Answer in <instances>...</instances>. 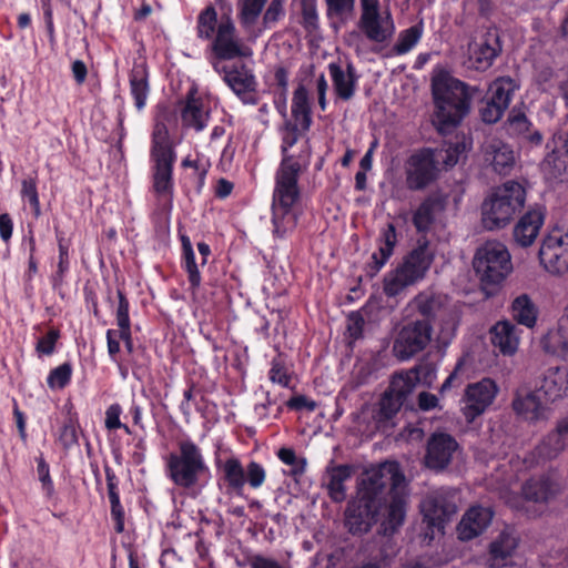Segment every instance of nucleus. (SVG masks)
<instances>
[{
  "label": "nucleus",
  "mask_w": 568,
  "mask_h": 568,
  "mask_svg": "<svg viewBox=\"0 0 568 568\" xmlns=\"http://www.w3.org/2000/svg\"><path fill=\"white\" fill-rule=\"evenodd\" d=\"M408 504L407 483L397 462L365 469L357 481L356 498L345 510V526L362 536L379 521V534L392 536L403 526Z\"/></svg>",
  "instance_id": "nucleus-1"
},
{
  "label": "nucleus",
  "mask_w": 568,
  "mask_h": 568,
  "mask_svg": "<svg viewBox=\"0 0 568 568\" xmlns=\"http://www.w3.org/2000/svg\"><path fill=\"white\" fill-rule=\"evenodd\" d=\"M298 138L297 124L286 122L283 126L282 161L275 174L272 203L274 233L277 236H283L288 230L294 229L297 221L293 206L300 199L297 182L302 166L288 150L298 141Z\"/></svg>",
  "instance_id": "nucleus-2"
},
{
  "label": "nucleus",
  "mask_w": 568,
  "mask_h": 568,
  "mask_svg": "<svg viewBox=\"0 0 568 568\" xmlns=\"http://www.w3.org/2000/svg\"><path fill=\"white\" fill-rule=\"evenodd\" d=\"M477 87L439 73L432 79V94L435 104L433 124L445 135L453 132L470 112L473 99L479 94Z\"/></svg>",
  "instance_id": "nucleus-3"
},
{
  "label": "nucleus",
  "mask_w": 568,
  "mask_h": 568,
  "mask_svg": "<svg viewBox=\"0 0 568 568\" xmlns=\"http://www.w3.org/2000/svg\"><path fill=\"white\" fill-rule=\"evenodd\" d=\"M526 201L525 187L507 181L495 187L481 204V222L486 230L504 229L521 211Z\"/></svg>",
  "instance_id": "nucleus-4"
},
{
  "label": "nucleus",
  "mask_w": 568,
  "mask_h": 568,
  "mask_svg": "<svg viewBox=\"0 0 568 568\" xmlns=\"http://www.w3.org/2000/svg\"><path fill=\"white\" fill-rule=\"evenodd\" d=\"M473 266L488 297L497 293L513 270L510 254L499 242H486L480 246L474 256Z\"/></svg>",
  "instance_id": "nucleus-5"
},
{
  "label": "nucleus",
  "mask_w": 568,
  "mask_h": 568,
  "mask_svg": "<svg viewBox=\"0 0 568 568\" xmlns=\"http://www.w3.org/2000/svg\"><path fill=\"white\" fill-rule=\"evenodd\" d=\"M151 156L155 162L153 189L158 195H172V168L174 152L169 130L163 122H156L152 133Z\"/></svg>",
  "instance_id": "nucleus-6"
},
{
  "label": "nucleus",
  "mask_w": 568,
  "mask_h": 568,
  "mask_svg": "<svg viewBox=\"0 0 568 568\" xmlns=\"http://www.w3.org/2000/svg\"><path fill=\"white\" fill-rule=\"evenodd\" d=\"M179 448V454L169 456V476L176 486L190 488L197 483L200 475L205 470V464L194 443L181 442Z\"/></svg>",
  "instance_id": "nucleus-7"
},
{
  "label": "nucleus",
  "mask_w": 568,
  "mask_h": 568,
  "mask_svg": "<svg viewBox=\"0 0 568 568\" xmlns=\"http://www.w3.org/2000/svg\"><path fill=\"white\" fill-rule=\"evenodd\" d=\"M503 52V43L497 28H487L475 36L467 45L468 67L486 71Z\"/></svg>",
  "instance_id": "nucleus-8"
},
{
  "label": "nucleus",
  "mask_w": 568,
  "mask_h": 568,
  "mask_svg": "<svg viewBox=\"0 0 568 568\" xmlns=\"http://www.w3.org/2000/svg\"><path fill=\"white\" fill-rule=\"evenodd\" d=\"M433 325L428 321H409L394 342L393 352L400 361H407L424 351L432 341Z\"/></svg>",
  "instance_id": "nucleus-9"
},
{
  "label": "nucleus",
  "mask_w": 568,
  "mask_h": 568,
  "mask_svg": "<svg viewBox=\"0 0 568 568\" xmlns=\"http://www.w3.org/2000/svg\"><path fill=\"white\" fill-rule=\"evenodd\" d=\"M498 393L499 387L497 383L489 377H484L478 382L468 384L463 396L465 405L462 408L466 420L471 423L483 415L494 403Z\"/></svg>",
  "instance_id": "nucleus-10"
},
{
  "label": "nucleus",
  "mask_w": 568,
  "mask_h": 568,
  "mask_svg": "<svg viewBox=\"0 0 568 568\" xmlns=\"http://www.w3.org/2000/svg\"><path fill=\"white\" fill-rule=\"evenodd\" d=\"M214 70L223 74L224 82L245 104L255 105L258 102L256 97V80L252 71L245 65H222L213 63Z\"/></svg>",
  "instance_id": "nucleus-11"
},
{
  "label": "nucleus",
  "mask_w": 568,
  "mask_h": 568,
  "mask_svg": "<svg viewBox=\"0 0 568 568\" xmlns=\"http://www.w3.org/2000/svg\"><path fill=\"white\" fill-rule=\"evenodd\" d=\"M455 496L444 490L429 494L422 503V513L428 527L443 530L446 521L456 514Z\"/></svg>",
  "instance_id": "nucleus-12"
},
{
  "label": "nucleus",
  "mask_w": 568,
  "mask_h": 568,
  "mask_svg": "<svg viewBox=\"0 0 568 568\" xmlns=\"http://www.w3.org/2000/svg\"><path fill=\"white\" fill-rule=\"evenodd\" d=\"M434 152L423 149L412 154L407 161L406 183L409 190L419 191L430 184L437 176Z\"/></svg>",
  "instance_id": "nucleus-13"
},
{
  "label": "nucleus",
  "mask_w": 568,
  "mask_h": 568,
  "mask_svg": "<svg viewBox=\"0 0 568 568\" xmlns=\"http://www.w3.org/2000/svg\"><path fill=\"white\" fill-rule=\"evenodd\" d=\"M540 264L551 274L568 272V233L565 236L551 234L544 239L538 252Z\"/></svg>",
  "instance_id": "nucleus-14"
},
{
  "label": "nucleus",
  "mask_w": 568,
  "mask_h": 568,
  "mask_svg": "<svg viewBox=\"0 0 568 568\" xmlns=\"http://www.w3.org/2000/svg\"><path fill=\"white\" fill-rule=\"evenodd\" d=\"M458 448L456 439L447 433H434L427 439L425 465L427 468L444 470Z\"/></svg>",
  "instance_id": "nucleus-15"
},
{
  "label": "nucleus",
  "mask_w": 568,
  "mask_h": 568,
  "mask_svg": "<svg viewBox=\"0 0 568 568\" xmlns=\"http://www.w3.org/2000/svg\"><path fill=\"white\" fill-rule=\"evenodd\" d=\"M212 49L220 60H231L237 57H250L251 49L242 45L235 38V27L227 18L217 27Z\"/></svg>",
  "instance_id": "nucleus-16"
},
{
  "label": "nucleus",
  "mask_w": 568,
  "mask_h": 568,
  "mask_svg": "<svg viewBox=\"0 0 568 568\" xmlns=\"http://www.w3.org/2000/svg\"><path fill=\"white\" fill-rule=\"evenodd\" d=\"M568 446V416L559 419L554 430L549 432L535 447L538 460H552Z\"/></svg>",
  "instance_id": "nucleus-17"
},
{
  "label": "nucleus",
  "mask_w": 568,
  "mask_h": 568,
  "mask_svg": "<svg viewBox=\"0 0 568 568\" xmlns=\"http://www.w3.org/2000/svg\"><path fill=\"white\" fill-rule=\"evenodd\" d=\"M535 389L542 395L545 402L552 403L562 398L568 390L567 373L558 366L545 368L538 376Z\"/></svg>",
  "instance_id": "nucleus-18"
},
{
  "label": "nucleus",
  "mask_w": 568,
  "mask_h": 568,
  "mask_svg": "<svg viewBox=\"0 0 568 568\" xmlns=\"http://www.w3.org/2000/svg\"><path fill=\"white\" fill-rule=\"evenodd\" d=\"M358 28L369 41L377 43L390 40L395 33V24L388 10L383 13L361 16Z\"/></svg>",
  "instance_id": "nucleus-19"
},
{
  "label": "nucleus",
  "mask_w": 568,
  "mask_h": 568,
  "mask_svg": "<svg viewBox=\"0 0 568 568\" xmlns=\"http://www.w3.org/2000/svg\"><path fill=\"white\" fill-rule=\"evenodd\" d=\"M560 493L559 483L549 475L531 477L521 487V494L528 501L547 505Z\"/></svg>",
  "instance_id": "nucleus-20"
},
{
  "label": "nucleus",
  "mask_w": 568,
  "mask_h": 568,
  "mask_svg": "<svg viewBox=\"0 0 568 568\" xmlns=\"http://www.w3.org/2000/svg\"><path fill=\"white\" fill-rule=\"evenodd\" d=\"M493 519L489 508L475 506L469 508L458 524V537L462 540H470L486 530Z\"/></svg>",
  "instance_id": "nucleus-21"
},
{
  "label": "nucleus",
  "mask_w": 568,
  "mask_h": 568,
  "mask_svg": "<svg viewBox=\"0 0 568 568\" xmlns=\"http://www.w3.org/2000/svg\"><path fill=\"white\" fill-rule=\"evenodd\" d=\"M511 406L514 412L525 419L537 422L545 418V407L536 389H516Z\"/></svg>",
  "instance_id": "nucleus-22"
},
{
  "label": "nucleus",
  "mask_w": 568,
  "mask_h": 568,
  "mask_svg": "<svg viewBox=\"0 0 568 568\" xmlns=\"http://www.w3.org/2000/svg\"><path fill=\"white\" fill-rule=\"evenodd\" d=\"M328 70L336 97L343 101L352 100L358 80V74L353 63H347L346 70H343L338 63L332 62L328 64Z\"/></svg>",
  "instance_id": "nucleus-23"
},
{
  "label": "nucleus",
  "mask_w": 568,
  "mask_h": 568,
  "mask_svg": "<svg viewBox=\"0 0 568 568\" xmlns=\"http://www.w3.org/2000/svg\"><path fill=\"white\" fill-rule=\"evenodd\" d=\"M544 224V213L540 209L526 212L514 227L515 242L521 247L530 246Z\"/></svg>",
  "instance_id": "nucleus-24"
},
{
  "label": "nucleus",
  "mask_w": 568,
  "mask_h": 568,
  "mask_svg": "<svg viewBox=\"0 0 568 568\" xmlns=\"http://www.w3.org/2000/svg\"><path fill=\"white\" fill-rule=\"evenodd\" d=\"M433 262V254L429 252L427 242L419 244L414 248L404 260V262L397 266L403 274L415 283L419 278H423L426 271L429 268Z\"/></svg>",
  "instance_id": "nucleus-25"
},
{
  "label": "nucleus",
  "mask_w": 568,
  "mask_h": 568,
  "mask_svg": "<svg viewBox=\"0 0 568 568\" xmlns=\"http://www.w3.org/2000/svg\"><path fill=\"white\" fill-rule=\"evenodd\" d=\"M446 203L447 199L443 194L435 193L427 196L420 203L413 216V224L417 231H428L435 220V216L445 210Z\"/></svg>",
  "instance_id": "nucleus-26"
},
{
  "label": "nucleus",
  "mask_w": 568,
  "mask_h": 568,
  "mask_svg": "<svg viewBox=\"0 0 568 568\" xmlns=\"http://www.w3.org/2000/svg\"><path fill=\"white\" fill-rule=\"evenodd\" d=\"M381 245L378 252L373 253L372 263L367 265V275L374 277L392 256L397 243L396 229L393 223H388L382 231L379 239Z\"/></svg>",
  "instance_id": "nucleus-27"
},
{
  "label": "nucleus",
  "mask_w": 568,
  "mask_h": 568,
  "mask_svg": "<svg viewBox=\"0 0 568 568\" xmlns=\"http://www.w3.org/2000/svg\"><path fill=\"white\" fill-rule=\"evenodd\" d=\"M485 160L498 174H508L515 165L513 150L500 141H494L485 148Z\"/></svg>",
  "instance_id": "nucleus-28"
},
{
  "label": "nucleus",
  "mask_w": 568,
  "mask_h": 568,
  "mask_svg": "<svg viewBox=\"0 0 568 568\" xmlns=\"http://www.w3.org/2000/svg\"><path fill=\"white\" fill-rule=\"evenodd\" d=\"M219 467L222 470V480L226 485L227 494H235L243 496L245 486V470L241 462L236 457H230L223 463H219Z\"/></svg>",
  "instance_id": "nucleus-29"
},
{
  "label": "nucleus",
  "mask_w": 568,
  "mask_h": 568,
  "mask_svg": "<svg viewBox=\"0 0 568 568\" xmlns=\"http://www.w3.org/2000/svg\"><path fill=\"white\" fill-rule=\"evenodd\" d=\"M517 548L516 538L507 532H501L496 540L490 544L488 565L490 568L505 567Z\"/></svg>",
  "instance_id": "nucleus-30"
},
{
  "label": "nucleus",
  "mask_w": 568,
  "mask_h": 568,
  "mask_svg": "<svg viewBox=\"0 0 568 568\" xmlns=\"http://www.w3.org/2000/svg\"><path fill=\"white\" fill-rule=\"evenodd\" d=\"M516 327L510 322H498L491 328V343L504 355H513L518 347V337L515 333Z\"/></svg>",
  "instance_id": "nucleus-31"
},
{
  "label": "nucleus",
  "mask_w": 568,
  "mask_h": 568,
  "mask_svg": "<svg viewBox=\"0 0 568 568\" xmlns=\"http://www.w3.org/2000/svg\"><path fill=\"white\" fill-rule=\"evenodd\" d=\"M181 118L184 125L201 131L206 125L209 112L203 110L202 101L190 93L182 109Z\"/></svg>",
  "instance_id": "nucleus-32"
},
{
  "label": "nucleus",
  "mask_w": 568,
  "mask_h": 568,
  "mask_svg": "<svg viewBox=\"0 0 568 568\" xmlns=\"http://www.w3.org/2000/svg\"><path fill=\"white\" fill-rule=\"evenodd\" d=\"M552 142L556 144L555 139ZM540 169L547 179H557L561 176L568 169L567 149L561 151L557 145H554L540 163Z\"/></svg>",
  "instance_id": "nucleus-33"
},
{
  "label": "nucleus",
  "mask_w": 568,
  "mask_h": 568,
  "mask_svg": "<svg viewBox=\"0 0 568 568\" xmlns=\"http://www.w3.org/2000/svg\"><path fill=\"white\" fill-rule=\"evenodd\" d=\"M513 318L520 325L528 328L535 326L538 316V310L529 295L521 294L511 303Z\"/></svg>",
  "instance_id": "nucleus-34"
},
{
  "label": "nucleus",
  "mask_w": 568,
  "mask_h": 568,
  "mask_svg": "<svg viewBox=\"0 0 568 568\" xmlns=\"http://www.w3.org/2000/svg\"><path fill=\"white\" fill-rule=\"evenodd\" d=\"M353 467L349 465H338L327 469L326 487L328 494L334 501H342L345 499V487L344 483L351 478Z\"/></svg>",
  "instance_id": "nucleus-35"
},
{
  "label": "nucleus",
  "mask_w": 568,
  "mask_h": 568,
  "mask_svg": "<svg viewBox=\"0 0 568 568\" xmlns=\"http://www.w3.org/2000/svg\"><path fill=\"white\" fill-rule=\"evenodd\" d=\"M292 115L296 122H300L302 130L307 131L311 128L312 116L308 102V92L303 84H300L294 91L292 101Z\"/></svg>",
  "instance_id": "nucleus-36"
},
{
  "label": "nucleus",
  "mask_w": 568,
  "mask_h": 568,
  "mask_svg": "<svg viewBox=\"0 0 568 568\" xmlns=\"http://www.w3.org/2000/svg\"><path fill=\"white\" fill-rule=\"evenodd\" d=\"M516 89L517 84L511 78H498L489 85L486 97L507 110Z\"/></svg>",
  "instance_id": "nucleus-37"
},
{
  "label": "nucleus",
  "mask_w": 568,
  "mask_h": 568,
  "mask_svg": "<svg viewBox=\"0 0 568 568\" xmlns=\"http://www.w3.org/2000/svg\"><path fill=\"white\" fill-rule=\"evenodd\" d=\"M418 382V373L409 371L393 376V379L386 389L396 398L406 404L408 396L413 393Z\"/></svg>",
  "instance_id": "nucleus-38"
},
{
  "label": "nucleus",
  "mask_w": 568,
  "mask_h": 568,
  "mask_svg": "<svg viewBox=\"0 0 568 568\" xmlns=\"http://www.w3.org/2000/svg\"><path fill=\"white\" fill-rule=\"evenodd\" d=\"M412 305L422 316V318H417L416 321H428L432 325L442 308L440 300L428 293H419L414 297Z\"/></svg>",
  "instance_id": "nucleus-39"
},
{
  "label": "nucleus",
  "mask_w": 568,
  "mask_h": 568,
  "mask_svg": "<svg viewBox=\"0 0 568 568\" xmlns=\"http://www.w3.org/2000/svg\"><path fill=\"white\" fill-rule=\"evenodd\" d=\"M131 93L134 97L135 105L141 110L145 104L149 91L148 77L143 70H133L130 75Z\"/></svg>",
  "instance_id": "nucleus-40"
},
{
  "label": "nucleus",
  "mask_w": 568,
  "mask_h": 568,
  "mask_svg": "<svg viewBox=\"0 0 568 568\" xmlns=\"http://www.w3.org/2000/svg\"><path fill=\"white\" fill-rule=\"evenodd\" d=\"M414 284L406 274H403L397 267L384 278V293L388 297H395L407 286Z\"/></svg>",
  "instance_id": "nucleus-41"
},
{
  "label": "nucleus",
  "mask_w": 568,
  "mask_h": 568,
  "mask_svg": "<svg viewBox=\"0 0 568 568\" xmlns=\"http://www.w3.org/2000/svg\"><path fill=\"white\" fill-rule=\"evenodd\" d=\"M405 405L400 399L396 398L389 392L385 390L381 400L379 409L377 413V420L379 423L388 422L399 412Z\"/></svg>",
  "instance_id": "nucleus-42"
},
{
  "label": "nucleus",
  "mask_w": 568,
  "mask_h": 568,
  "mask_svg": "<svg viewBox=\"0 0 568 568\" xmlns=\"http://www.w3.org/2000/svg\"><path fill=\"white\" fill-rule=\"evenodd\" d=\"M422 27L413 26L398 34L397 42L395 43L393 51L398 54L407 53L420 39Z\"/></svg>",
  "instance_id": "nucleus-43"
},
{
  "label": "nucleus",
  "mask_w": 568,
  "mask_h": 568,
  "mask_svg": "<svg viewBox=\"0 0 568 568\" xmlns=\"http://www.w3.org/2000/svg\"><path fill=\"white\" fill-rule=\"evenodd\" d=\"M505 111L506 110L500 108L494 100H489L486 95L480 101L479 115L481 121L487 124L497 123Z\"/></svg>",
  "instance_id": "nucleus-44"
},
{
  "label": "nucleus",
  "mask_w": 568,
  "mask_h": 568,
  "mask_svg": "<svg viewBox=\"0 0 568 568\" xmlns=\"http://www.w3.org/2000/svg\"><path fill=\"white\" fill-rule=\"evenodd\" d=\"M267 0H243L240 17L245 26L255 23Z\"/></svg>",
  "instance_id": "nucleus-45"
},
{
  "label": "nucleus",
  "mask_w": 568,
  "mask_h": 568,
  "mask_svg": "<svg viewBox=\"0 0 568 568\" xmlns=\"http://www.w3.org/2000/svg\"><path fill=\"white\" fill-rule=\"evenodd\" d=\"M327 17H338L343 22L354 12L355 0H326Z\"/></svg>",
  "instance_id": "nucleus-46"
},
{
  "label": "nucleus",
  "mask_w": 568,
  "mask_h": 568,
  "mask_svg": "<svg viewBox=\"0 0 568 568\" xmlns=\"http://www.w3.org/2000/svg\"><path fill=\"white\" fill-rule=\"evenodd\" d=\"M216 11L213 7H207L199 17L197 33L201 38L212 37L216 24Z\"/></svg>",
  "instance_id": "nucleus-47"
},
{
  "label": "nucleus",
  "mask_w": 568,
  "mask_h": 568,
  "mask_svg": "<svg viewBox=\"0 0 568 568\" xmlns=\"http://www.w3.org/2000/svg\"><path fill=\"white\" fill-rule=\"evenodd\" d=\"M302 24L307 31H314L318 28V17L316 10V0H301Z\"/></svg>",
  "instance_id": "nucleus-48"
},
{
  "label": "nucleus",
  "mask_w": 568,
  "mask_h": 568,
  "mask_svg": "<svg viewBox=\"0 0 568 568\" xmlns=\"http://www.w3.org/2000/svg\"><path fill=\"white\" fill-rule=\"evenodd\" d=\"M244 470L245 484L247 483L254 489L260 488L264 484L266 471L261 464L252 460L247 464Z\"/></svg>",
  "instance_id": "nucleus-49"
},
{
  "label": "nucleus",
  "mask_w": 568,
  "mask_h": 568,
  "mask_svg": "<svg viewBox=\"0 0 568 568\" xmlns=\"http://www.w3.org/2000/svg\"><path fill=\"white\" fill-rule=\"evenodd\" d=\"M71 372L72 369L69 363H64L59 367L52 369L48 377L49 386L51 388H63L70 381Z\"/></svg>",
  "instance_id": "nucleus-50"
},
{
  "label": "nucleus",
  "mask_w": 568,
  "mask_h": 568,
  "mask_svg": "<svg viewBox=\"0 0 568 568\" xmlns=\"http://www.w3.org/2000/svg\"><path fill=\"white\" fill-rule=\"evenodd\" d=\"M509 129L514 134H517L520 140L529 133V131L534 128L531 122L524 113L513 114L508 119Z\"/></svg>",
  "instance_id": "nucleus-51"
},
{
  "label": "nucleus",
  "mask_w": 568,
  "mask_h": 568,
  "mask_svg": "<svg viewBox=\"0 0 568 568\" xmlns=\"http://www.w3.org/2000/svg\"><path fill=\"white\" fill-rule=\"evenodd\" d=\"M21 194L23 197H27L34 211V215H40V202L37 191V183L34 179H24L22 181V190Z\"/></svg>",
  "instance_id": "nucleus-52"
},
{
  "label": "nucleus",
  "mask_w": 568,
  "mask_h": 568,
  "mask_svg": "<svg viewBox=\"0 0 568 568\" xmlns=\"http://www.w3.org/2000/svg\"><path fill=\"white\" fill-rule=\"evenodd\" d=\"M37 473L39 476V480L42 484V488L45 491L48 497H52L54 493L53 483L50 477L49 465L45 463L44 458L40 456L37 458Z\"/></svg>",
  "instance_id": "nucleus-53"
},
{
  "label": "nucleus",
  "mask_w": 568,
  "mask_h": 568,
  "mask_svg": "<svg viewBox=\"0 0 568 568\" xmlns=\"http://www.w3.org/2000/svg\"><path fill=\"white\" fill-rule=\"evenodd\" d=\"M184 258H185V268L187 272V278H189L192 291L195 292L200 287L201 275H200L199 267L194 260V253L184 254Z\"/></svg>",
  "instance_id": "nucleus-54"
},
{
  "label": "nucleus",
  "mask_w": 568,
  "mask_h": 568,
  "mask_svg": "<svg viewBox=\"0 0 568 568\" xmlns=\"http://www.w3.org/2000/svg\"><path fill=\"white\" fill-rule=\"evenodd\" d=\"M119 305L116 310V323L119 328L130 327L129 301L122 291H118Z\"/></svg>",
  "instance_id": "nucleus-55"
},
{
  "label": "nucleus",
  "mask_w": 568,
  "mask_h": 568,
  "mask_svg": "<svg viewBox=\"0 0 568 568\" xmlns=\"http://www.w3.org/2000/svg\"><path fill=\"white\" fill-rule=\"evenodd\" d=\"M270 378L274 383H278L282 386H288L291 377L286 373V368L281 358H275L272 363L270 371Z\"/></svg>",
  "instance_id": "nucleus-56"
},
{
  "label": "nucleus",
  "mask_w": 568,
  "mask_h": 568,
  "mask_svg": "<svg viewBox=\"0 0 568 568\" xmlns=\"http://www.w3.org/2000/svg\"><path fill=\"white\" fill-rule=\"evenodd\" d=\"M121 407L118 404L111 405L105 413V427L108 429L124 428L130 434V429L126 425L120 422Z\"/></svg>",
  "instance_id": "nucleus-57"
},
{
  "label": "nucleus",
  "mask_w": 568,
  "mask_h": 568,
  "mask_svg": "<svg viewBox=\"0 0 568 568\" xmlns=\"http://www.w3.org/2000/svg\"><path fill=\"white\" fill-rule=\"evenodd\" d=\"M109 499L111 504V515L115 520V530L116 532H122L124 529V511L120 503V496H109Z\"/></svg>",
  "instance_id": "nucleus-58"
},
{
  "label": "nucleus",
  "mask_w": 568,
  "mask_h": 568,
  "mask_svg": "<svg viewBox=\"0 0 568 568\" xmlns=\"http://www.w3.org/2000/svg\"><path fill=\"white\" fill-rule=\"evenodd\" d=\"M283 3L284 0L271 1L263 17V22L265 26L278 21L280 17L283 14Z\"/></svg>",
  "instance_id": "nucleus-59"
},
{
  "label": "nucleus",
  "mask_w": 568,
  "mask_h": 568,
  "mask_svg": "<svg viewBox=\"0 0 568 568\" xmlns=\"http://www.w3.org/2000/svg\"><path fill=\"white\" fill-rule=\"evenodd\" d=\"M248 565L251 568H288L287 566L280 564L277 560L263 555L251 556L248 558Z\"/></svg>",
  "instance_id": "nucleus-60"
},
{
  "label": "nucleus",
  "mask_w": 568,
  "mask_h": 568,
  "mask_svg": "<svg viewBox=\"0 0 568 568\" xmlns=\"http://www.w3.org/2000/svg\"><path fill=\"white\" fill-rule=\"evenodd\" d=\"M59 338V332L51 329L48 334L39 339L37 344V351L39 353L50 355L54 351V345L57 339Z\"/></svg>",
  "instance_id": "nucleus-61"
},
{
  "label": "nucleus",
  "mask_w": 568,
  "mask_h": 568,
  "mask_svg": "<svg viewBox=\"0 0 568 568\" xmlns=\"http://www.w3.org/2000/svg\"><path fill=\"white\" fill-rule=\"evenodd\" d=\"M347 329L352 337L358 338L362 336L365 321L358 312H352L347 318Z\"/></svg>",
  "instance_id": "nucleus-62"
},
{
  "label": "nucleus",
  "mask_w": 568,
  "mask_h": 568,
  "mask_svg": "<svg viewBox=\"0 0 568 568\" xmlns=\"http://www.w3.org/2000/svg\"><path fill=\"white\" fill-rule=\"evenodd\" d=\"M59 440L63 448L68 449L78 443V434L73 424H65L60 433Z\"/></svg>",
  "instance_id": "nucleus-63"
},
{
  "label": "nucleus",
  "mask_w": 568,
  "mask_h": 568,
  "mask_svg": "<svg viewBox=\"0 0 568 568\" xmlns=\"http://www.w3.org/2000/svg\"><path fill=\"white\" fill-rule=\"evenodd\" d=\"M557 335L559 336L558 345L560 349L568 353V305L565 310V315L559 321V328Z\"/></svg>",
  "instance_id": "nucleus-64"
}]
</instances>
